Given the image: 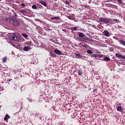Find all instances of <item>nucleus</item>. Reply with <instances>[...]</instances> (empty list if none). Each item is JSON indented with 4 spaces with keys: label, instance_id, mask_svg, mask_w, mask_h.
I'll list each match as a JSON object with an SVG mask.
<instances>
[{
    "label": "nucleus",
    "instance_id": "obj_30",
    "mask_svg": "<svg viewBox=\"0 0 125 125\" xmlns=\"http://www.w3.org/2000/svg\"><path fill=\"white\" fill-rule=\"evenodd\" d=\"M87 45L86 44H83V45H82V46H83V47H85V48H86L87 47Z\"/></svg>",
    "mask_w": 125,
    "mask_h": 125
},
{
    "label": "nucleus",
    "instance_id": "obj_3",
    "mask_svg": "<svg viewBox=\"0 0 125 125\" xmlns=\"http://www.w3.org/2000/svg\"><path fill=\"white\" fill-rule=\"evenodd\" d=\"M111 20H112L111 19H107L106 18H101L99 19V21L100 22L104 23V24H109L111 22Z\"/></svg>",
    "mask_w": 125,
    "mask_h": 125
},
{
    "label": "nucleus",
    "instance_id": "obj_32",
    "mask_svg": "<svg viewBox=\"0 0 125 125\" xmlns=\"http://www.w3.org/2000/svg\"><path fill=\"white\" fill-rule=\"evenodd\" d=\"M76 56H77V57H80V54H76Z\"/></svg>",
    "mask_w": 125,
    "mask_h": 125
},
{
    "label": "nucleus",
    "instance_id": "obj_5",
    "mask_svg": "<svg viewBox=\"0 0 125 125\" xmlns=\"http://www.w3.org/2000/svg\"><path fill=\"white\" fill-rule=\"evenodd\" d=\"M39 2L43 6L46 7L47 6V3L44 1L40 0Z\"/></svg>",
    "mask_w": 125,
    "mask_h": 125
},
{
    "label": "nucleus",
    "instance_id": "obj_2",
    "mask_svg": "<svg viewBox=\"0 0 125 125\" xmlns=\"http://www.w3.org/2000/svg\"><path fill=\"white\" fill-rule=\"evenodd\" d=\"M10 39L15 41H20L21 36L18 33H13L12 36L9 37Z\"/></svg>",
    "mask_w": 125,
    "mask_h": 125
},
{
    "label": "nucleus",
    "instance_id": "obj_26",
    "mask_svg": "<svg viewBox=\"0 0 125 125\" xmlns=\"http://www.w3.org/2000/svg\"><path fill=\"white\" fill-rule=\"evenodd\" d=\"M97 91H98V89L97 88H95V89H93V92L95 93V92H97Z\"/></svg>",
    "mask_w": 125,
    "mask_h": 125
},
{
    "label": "nucleus",
    "instance_id": "obj_6",
    "mask_svg": "<svg viewBox=\"0 0 125 125\" xmlns=\"http://www.w3.org/2000/svg\"><path fill=\"white\" fill-rule=\"evenodd\" d=\"M116 56L118 58H121L122 59H125V57L124 56H123V55H122L121 54H116Z\"/></svg>",
    "mask_w": 125,
    "mask_h": 125
},
{
    "label": "nucleus",
    "instance_id": "obj_36",
    "mask_svg": "<svg viewBox=\"0 0 125 125\" xmlns=\"http://www.w3.org/2000/svg\"><path fill=\"white\" fill-rule=\"evenodd\" d=\"M0 1H1V0H0Z\"/></svg>",
    "mask_w": 125,
    "mask_h": 125
},
{
    "label": "nucleus",
    "instance_id": "obj_18",
    "mask_svg": "<svg viewBox=\"0 0 125 125\" xmlns=\"http://www.w3.org/2000/svg\"><path fill=\"white\" fill-rule=\"evenodd\" d=\"M7 61V59L6 57H4L2 62H6Z\"/></svg>",
    "mask_w": 125,
    "mask_h": 125
},
{
    "label": "nucleus",
    "instance_id": "obj_8",
    "mask_svg": "<svg viewBox=\"0 0 125 125\" xmlns=\"http://www.w3.org/2000/svg\"><path fill=\"white\" fill-rule=\"evenodd\" d=\"M10 118V116L8 115V114H7L5 115V117L4 118V120L5 121H7L8 119Z\"/></svg>",
    "mask_w": 125,
    "mask_h": 125
},
{
    "label": "nucleus",
    "instance_id": "obj_34",
    "mask_svg": "<svg viewBox=\"0 0 125 125\" xmlns=\"http://www.w3.org/2000/svg\"><path fill=\"white\" fill-rule=\"evenodd\" d=\"M52 57H56V55L55 54L54 55V56H52Z\"/></svg>",
    "mask_w": 125,
    "mask_h": 125
},
{
    "label": "nucleus",
    "instance_id": "obj_27",
    "mask_svg": "<svg viewBox=\"0 0 125 125\" xmlns=\"http://www.w3.org/2000/svg\"><path fill=\"white\" fill-rule=\"evenodd\" d=\"M54 54H55L53 52H50V55L51 56V57L54 56Z\"/></svg>",
    "mask_w": 125,
    "mask_h": 125
},
{
    "label": "nucleus",
    "instance_id": "obj_15",
    "mask_svg": "<svg viewBox=\"0 0 125 125\" xmlns=\"http://www.w3.org/2000/svg\"><path fill=\"white\" fill-rule=\"evenodd\" d=\"M103 60H104L105 61H109L110 59L108 57H105L103 59Z\"/></svg>",
    "mask_w": 125,
    "mask_h": 125
},
{
    "label": "nucleus",
    "instance_id": "obj_22",
    "mask_svg": "<svg viewBox=\"0 0 125 125\" xmlns=\"http://www.w3.org/2000/svg\"><path fill=\"white\" fill-rule=\"evenodd\" d=\"M117 2L120 4H123V2L122 0H117Z\"/></svg>",
    "mask_w": 125,
    "mask_h": 125
},
{
    "label": "nucleus",
    "instance_id": "obj_25",
    "mask_svg": "<svg viewBox=\"0 0 125 125\" xmlns=\"http://www.w3.org/2000/svg\"><path fill=\"white\" fill-rule=\"evenodd\" d=\"M21 12L22 13H26V11H25L24 9H22V10H21Z\"/></svg>",
    "mask_w": 125,
    "mask_h": 125
},
{
    "label": "nucleus",
    "instance_id": "obj_13",
    "mask_svg": "<svg viewBox=\"0 0 125 125\" xmlns=\"http://www.w3.org/2000/svg\"><path fill=\"white\" fill-rule=\"evenodd\" d=\"M50 19H51V20H59L60 17H52V18H51Z\"/></svg>",
    "mask_w": 125,
    "mask_h": 125
},
{
    "label": "nucleus",
    "instance_id": "obj_17",
    "mask_svg": "<svg viewBox=\"0 0 125 125\" xmlns=\"http://www.w3.org/2000/svg\"><path fill=\"white\" fill-rule=\"evenodd\" d=\"M79 37L80 38H83L84 37V34L82 33H79Z\"/></svg>",
    "mask_w": 125,
    "mask_h": 125
},
{
    "label": "nucleus",
    "instance_id": "obj_7",
    "mask_svg": "<svg viewBox=\"0 0 125 125\" xmlns=\"http://www.w3.org/2000/svg\"><path fill=\"white\" fill-rule=\"evenodd\" d=\"M104 34L106 37H109V35H110L109 32L107 31V30H105Z\"/></svg>",
    "mask_w": 125,
    "mask_h": 125
},
{
    "label": "nucleus",
    "instance_id": "obj_20",
    "mask_svg": "<svg viewBox=\"0 0 125 125\" xmlns=\"http://www.w3.org/2000/svg\"><path fill=\"white\" fill-rule=\"evenodd\" d=\"M87 53L89 54H92L93 53V52L90 50H88L87 51Z\"/></svg>",
    "mask_w": 125,
    "mask_h": 125
},
{
    "label": "nucleus",
    "instance_id": "obj_10",
    "mask_svg": "<svg viewBox=\"0 0 125 125\" xmlns=\"http://www.w3.org/2000/svg\"><path fill=\"white\" fill-rule=\"evenodd\" d=\"M78 74L79 76H82L83 74V71L81 69H79L78 70Z\"/></svg>",
    "mask_w": 125,
    "mask_h": 125
},
{
    "label": "nucleus",
    "instance_id": "obj_21",
    "mask_svg": "<svg viewBox=\"0 0 125 125\" xmlns=\"http://www.w3.org/2000/svg\"><path fill=\"white\" fill-rule=\"evenodd\" d=\"M113 21L115 22V23H118V22L119 21V20L116 19H113Z\"/></svg>",
    "mask_w": 125,
    "mask_h": 125
},
{
    "label": "nucleus",
    "instance_id": "obj_4",
    "mask_svg": "<svg viewBox=\"0 0 125 125\" xmlns=\"http://www.w3.org/2000/svg\"><path fill=\"white\" fill-rule=\"evenodd\" d=\"M54 52L58 55H61L62 53L61 51H60L57 49H55Z\"/></svg>",
    "mask_w": 125,
    "mask_h": 125
},
{
    "label": "nucleus",
    "instance_id": "obj_11",
    "mask_svg": "<svg viewBox=\"0 0 125 125\" xmlns=\"http://www.w3.org/2000/svg\"><path fill=\"white\" fill-rule=\"evenodd\" d=\"M29 46H24V48H23V50L24 51H27L28 50H29Z\"/></svg>",
    "mask_w": 125,
    "mask_h": 125
},
{
    "label": "nucleus",
    "instance_id": "obj_24",
    "mask_svg": "<svg viewBox=\"0 0 125 125\" xmlns=\"http://www.w3.org/2000/svg\"><path fill=\"white\" fill-rule=\"evenodd\" d=\"M103 57H104L103 55L98 54V58H103Z\"/></svg>",
    "mask_w": 125,
    "mask_h": 125
},
{
    "label": "nucleus",
    "instance_id": "obj_19",
    "mask_svg": "<svg viewBox=\"0 0 125 125\" xmlns=\"http://www.w3.org/2000/svg\"><path fill=\"white\" fill-rule=\"evenodd\" d=\"M22 37H23L24 38H28V36L25 33H22Z\"/></svg>",
    "mask_w": 125,
    "mask_h": 125
},
{
    "label": "nucleus",
    "instance_id": "obj_9",
    "mask_svg": "<svg viewBox=\"0 0 125 125\" xmlns=\"http://www.w3.org/2000/svg\"><path fill=\"white\" fill-rule=\"evenodd\" d=\"M117 110L119 112H122L123 110V108L121 106L117 107Z\"/></svg>",
    "mask_w": 125,
    "mask_h": 125
},
{
    "label": "nucleus",
    "instance_id": "obj_12",
    "mask_svg": "<svg viewBox=\"0 0 125 125\" xmlns=\"http://www.w3.org/2000/svg\"><path fill=\"white\" fill-rule=\"evenodd\" d=\"M98 54H94L91 55V58H98Z\"/></svg>",
    "mask_w": 125,
    "mask_h": 125
},
{
    "label": "nucleus",
    "instance_id": "obj_16",
    "mask_svg": "<svg viewBox=\"0 0 125 125\" xmlns=\"http://www.w3.org/2000/svg\"><path fill=\"white\" fill-rule=\"evenodd\" d=\"M120 42L121 43V44H122L123 45L125 46V41H124V40H121L120 41Z\"/></svg>",
    "mask_w": 125,
    "mask_h": 125
},
{
    "label": "nucleus",
    "instance_id": "obj_1",
    "mask_svg": "<svg viewBox=\"0 0 125 125\" xmlns=\"http://www.w3.org/2000/svg\"><path fill=\"white\" fill-rule=\"evenodd\" d=\"M7 22L10 23L15 27L20 26L21 25L20 20L15 17H10L6 19Z\"/></svg>",
    "mask_w": 125,
    "mask_h": 125
},
{
    "label": "nucleus",
    "instance_id": "obj_14",
    "mask_svg": "<svg viewBox=\"0 0 125 125\" xmlns=\"http://www.w3.org/2000/svg\"><path fill=\"white\" fill-rule=\"evenodd\" d=\"M70 30H71L72 31H76L77 30H78V28L77 27H73L72 28H70Z\"/></svg>",
    "mask_w": 125,
    "mask_h": 125
},
{
    "label": "nucleus",
    "instance_id": "obj_33",
    "mask_svg": "<svg viewBox=\"0 0 125 125\" xmlns=\"http://www.w3.org/2000/svg\"><path fill=\"white\" fill-rule=\"evenodd\" d=\"M21 6H22V7H25V4H21Z\"/></svg>",
    "mask_w": 125,
    "mask_h": 125
},
{
    "label": "nucleus",
    "instance_id": "obj_35",
    "mask_svg": "<svg viewBox=\"0 0 125 125\" xmlns=\"http://www.w3.org/2000/svg\"><path fill=\"white\" fill-rule=\"evenodd\" d=\"M119 105V106H121V105L119 104V105Z\"/></svg>",
    "mask_w": 125,
    "mask_h": 125
},
{
    "label": "nucleus",
    "instance_id": "obj_28",
    "mask_svg": "<svg viewBox=\"0 0 125 125\" xmlns=\"http://www.w3.org/2000/svg\"><path fill=\"white\" fill-rule=\"evenodd\" d=\"M83 6L84 7V8H89V6H87V5H83Z\"/></svg>",
    "mask_w": 125,
    "mask_h": 125
},
{
    "label": "nucleus",
    "instance_id": "obj_31",
    "mask_svg": "<svg viewBox=\"0 0 125 125\" xmlns=\"http://www.w3.org/2000/svg\"><path fill=\"white\" fill-rule=\"evenodd\" d=\"M65 4H67V5H69V2L68 1H65Z\"/></svg>",
    "mask_w": 125,
    "mask_h": 125
},
{
    "label": "nucleus",
    "instance_id": "obj_23",
    "mask_svg": "<svg viewBox=\"0 0 125 125\" xmlns=\"http://www.w3.org/2000/svg\"><path fill=\"white\" fill-rule=\"evenodd\" d=\"M32 8L33 9H37L38 8L37 7V6H36V5H33L32 6Z\"/></svg>",
    "mask_w": 125,
    "mask_h": 125
},
{
    "label": "nucleus",
    "instance_id": "obj_29",
    "mask_svg": "<svg viewBox=\"0 0 125 125\" xmlns=\"http://www.w3.org/2000/svg\"><path fill=\"white\" fill-rule=\"evenodd\" d=\"M27 99L28 100V101H29L30 102H33L32 99H31V98H28Z\"/></svg>",
    "mask_w": 125,
    "mask_h": 125
}]
</instances>
